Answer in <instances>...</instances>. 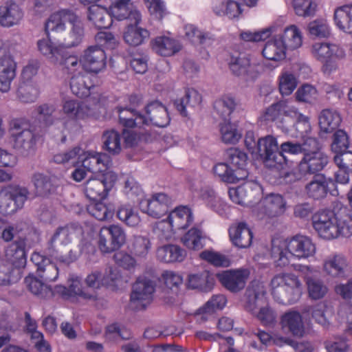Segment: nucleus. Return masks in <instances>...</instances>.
I'll use <instances>...</instances> for the list:
<instances>
[{
	"mask_svg": "<svg viewBox=\"0 0 352 352\" xmlns=\"http://www.w3.org/2000/svg\"><path fill=\"white\" fill-rule=\"evenodd\" d=\"M316 252V245L307 236L298 234L290 239L275 238L272 241L271 256L277 267L288 266L293 259H307Z\"/></svg>",
	"mask_w": 352,
	"mask_h": 352,
	"instance_id": "1",
	"label": "nucleus"
},
{
	"mask_svg": "<svg viewBox=\"0 0 352 352\" xmlns=\"http://www.w3.org/2000/svg\"><path fill=\"white\" fill-rule=\"evenodd\" d=\"M312 225L318 236L326 240L352 236V216L346 208L337 212L329 210L318 211L312 217Z\"/></svg>",
	"mask_w": 352,
	"mask_h": 352,
	"instance_id": "2",
	"label": "nucleus"
},
{
	"mask_svg": "<svg viewBox=\"0 0 352 352\" xmlns=\"http://www.w3.org/2000/svg\"><path fill=\"white\" fill-rule=\"evenodd\" d=\"M119 119L126 126H145L150 125L165 127L170 123V117L166 107L158 101L148 104L144 114L138 113L126 108H118Z\"/></svg>",
	"mask_w": 352,
	"mask_h": 352,
	"instance_id": "3",
	"label": "nucleus"
},
{
	"mask_svg": "<svg viewBox=\"0 0 352 352\" xmlns=\"http://www.w3.org/2000/svg\"><path fill=\"white\" fill-rule=\"evenodd\" d=\"M272 294L280 304L292 305L302 296L303 285L299 278L292 273L275 275L270 283Z\"/></svg>",
	"mask_w": 352,
	"mask_h": 352,
	"instance_id": "4",
	"label": "nucleus"
},
{
	"mask_svg": "<svg viewBox=\"0 0 352 352\" xmlns=\"http://www.w3.org/2000/svg\"><path fill=\"white\" fill-rule=\"evenodd\" d=\"M311 56L322 63V71L325 74H331L339 68V62L346 57L344 49L340 45L327 42L317 41L310 47Z\"/></svg>",
	"mask_w": 352,
	"mask_h": 352,
	"instance_id": "5",
	"label": "nucleus"
},
{
	"mask_svg": "<svg viewBox=\"0 0 352 352\" xmlns=\"http://www.w3.org/2000/svg\"><path fill=\"white\" fill-rule=\"evenodd\" d=\"M6 263L0 259V285H8L19 278V268L26 263L23 241H15L6 250Z\"/></svg>",
	"mask_w": 352,
	"mask_h": 352,
	"instance_id": "6",
	"label": "nucleus"
},
{
	"mask_svg": "<svg viewBox=\"0 0 352 352\" xmlns=\"http://www.w3.org/2000/svg\"><path fill=\"white\" fill-rule=\"evenodd\" d=\"M62 70L69 79L70 88L78 97H86L90 94L91 85H88L87 71L82 61V55L78 58L76 55H69L61 62Z\"/></svg>",
	"mask_w": 352,
	"mask_h": 352,
	"instance_id": "7",
	"label": "nucleus"
},
{
	"mask_svg": "<svg viewBox=\"0 0 352 352\" xmlns=\"http://www.w3.org/2000/svg\"><path fill=\"white\" fill-rule=\"evenodd\" d=\"M26 187L8 185L0 190V214L9 216L21 209L29 196Z\"/></svg>",
	"mask_w": 352,
	"mask_h": 352,
	"instance_id": "8",
	"label": "nucleus"
},
{
	"mask_svg": "<svg viewBox=\"0 0 352 352\" xmlns=\"http://www.w3.org/2000/svg\"><path fill=\"white\" fill-rule=\"evenodd\" d=\"M265 294V288L263 283L258 280H254L246 291L245 309L256 315L257 318L264 324L272 323L275 320L274 312L268 307L261 308L257 311V304L262 301Z\"/></svg>",
	"mask_w": 352,
	"mask_h": 352,
	"instance_id": "9",
	"label": "nucleus"
},
{
	"mask_svg": "<svg viewBox=\"0 0 352 352\" xmlns=\"http://www.w3.org/2000/svg\"><path fill=\"white\" fill-rule=\"evenodd\" d=\"M255 154L270 168L283 169L285 165V157L278 151V141L272 135H266L258 140Z\"/></svg>",
	"mask_w": 352,
	"mask_h": 352,
	"instance_id": "10",
	"label": "nucleus"
},
{
	"mask_svg": "<svg viewBox=\"0 0 352 352\" xmlns=\"http://www.w3.org/2000/svg\"><path fill=\"white\" fill-rule=\"evenodd\" d=\"M229 67L234 75L245 80H254L265 72V65L261 61L244 54L232 56Z\"/></svg>",
	"mask_w": 352,
	"mask_h": 352,
	"instance_id": "11",
	"label": "nucleus"
},
{
	"mask_svg": "<svg viewBox=\"0 0 352 352\" xmlns=\"http://www.w3.org/2000/svg\"><path fill=\"white\" fill-rule=\"evenodd\" d=\"M126 241L124 229L118 225L101 228L98 234V245L102 253H111L121 248Z\"/></svg>",
	"mask_w": 352,
	"mask_h": 352,
	"instance_id": "12",
	"label": "nucleus"
},
{
	"mask_svg": "<svg viewBox=\"0 0 352 352\" xmlns=\"http://www.w3.org/2000/svg\"><path fill=\"white\" fill-rule=\"evenodd\" d=\"M287 207L286 199L283 195L271 193L254 206L252 212L257 218L262 219L281 216L286 212Z\"/></svg>",
	"mask_w": 352,
	"mask_h": 352,
	"instance_id": "13",
	"label": "nucleus"
},
{
	"mask_svg": "<svg viewBox=\"0 0 352 352\" xmlns=\"http://www.w3.org/2000/svg\"><path fill=\"white\" fill-rule=\"evenodd\" d=\"M116 180L117 175L113 171H107L100 178L91 177L85 184V193L91 200L106 199Z\"/></svg>",
	"mask_w": 352,
	"mask_h": 352,
	"instance_id": "14",
	"label": "nucleus"
},
{
	"mask_svg": "<svg viewBox=\"0 0 352 352\" xmlns=\"http://www.w3.org/2000/svg\"><path fill=\"white\" fill-rule=\"evenodd\" d=\"M85 282L87 289L92 290L100 289L102 286L116 290L122 287L124 283L120 270L113 267L107 268L104 274L98 270L93 271L87 276Z\"/></svg>",
	"mask_w": 352,
	"mask_h": 352,
	"instance_id": "15",
	"label": "nucleus"
},
{
	"mask_svg": "<svg viewBox=\"0 0 352 352\" xmlns=\"http://www.w3.org/2000/svg\"><path fill=\"white\" fill-rule=\"evenodd\" d=\"M68 287L60 285H56L53 293L71 302H76L79 299L92 300L96 298L94 291L82 287L81 278L78 276H71L68 279Z\"/></svg>",
	"mask_w": 352,
	"mask_h": 352,
	"instance_id": "16",
	"label": "nucleus"
},
{
	"mask_svg": "<svg viewBox=\"0 0 352 352\" xmlns=\"http://www.w3.org/2000/svg\"><path fill=\"white\" fill-rule=\"evenodd\" d=\"M173 204L172 198L164 192H153L139 203L141 211L148 216L159 219L164 215Z\"/></svg>",
	"mask_w": 352,
	"mask_h": 352,
	"instance_id": "17",
	"label": "nucleus"
},
{
	"mask_svg": "<svg viewBox=\"0 0 352 352\" xmlns=\"http://www.w3.org/2000/svg\"><path fill=\"white\" fill-rule=\"evenodd\" d=\"M28 124L23 119H14L10 123V134L14 147L28 151L32 149L36 141V136L27 129Z\"/></svg>",
	"mask_w": 352,
	"mask_h": 352,
	"instance_id": "18",
	"label": "nucleus"
},
{
	"mask_svg": "<svg viewBox=\"0 0 352 352\" xmlns=\"http://www.w3.org/2000/svg\"><path fill=\"white\" fill-rule=\"evenodd\" d=\"M78 162L89 172L102 175L107 171H111L109 169L111 164L110 157L104 153L82 150Z\"/></svg>",
	"mask_w": 352,
	"mask_h": 352,
	"instance_id": "19",
	"label": "nucleus"
},
{
	"mask_svg": "<svg viewBox=\"0 0 352 352\" xmlns=\"http://www.w3.org/2000/svg\"><path fill=\"white\" fill-rule=\"evenodd\" d=\"M155 285L153 281L146 278H139L133 286L131 302L135 308H146L153 300Z\"/></svg>",
	"mask_w": 352,
	"mask_h": 352,
	"instance_id": "20",
	"label": "nucleus"
},
{
	"mask_svg": "<svg viewBox=\"0 0 352 352\" xmlns=\"http://www.w3.org/2000/svg\"><path fill=\"white\" fill-rule=\"evenodd\" d=\"M293 269L299 272L306 281L309 296L312 299H320L324 296L327 292V287L322 281L312 278L318 273L316 268L307 265L294 264Z\"/></svg>",
	"mask_w": 352,
	"mask_h": 352,
	"instance_id": "21",
	"label": "nucleus"
},
{
	"mask_svg": "<svg viewBox=\"0 0 352 352\" xmlns=\"http://www.w3.org/2000/svg\"><path fill=\"white\" fill-rule=\"evenodd\" d=\"M82 61L87 73L98 74L107 67V56L104 50L98 45H91L82 54Z\"/></svg>",
	"mask_w": 352,
	"mask_h": 352,
	"instance_id": "22",
	"label": "nucleus"
},
{
	"mask_svg": "<svg viewBox=\"0 0 352 352\" xmlns=\"http://www.w3.org/2000/svg\"><path fill=\"white\" fill-rule=\"evenodd\" d=\"M291 107L284 100H280L271 104L266 109L263 117L267 121L274 122L275 125L283 132L288 130L290 123Z\"/></svg>",
	"mask_w": 352,
	"mask_h": 352,
	"instance_id": "23",
	"label": "nucleus"
},
{
	"mask_svg": "<svg viewBox=\"0 0 352 352\" xmlns=\"http://www.w3.org/2000/svg\"><path fill=\"white\" fill-rule=\"evenodd\" d=\"M63 111L69 118L68 120L64 123L65 129L68 131L77 127L78 120L94 116L92 111L87 105L74 100H69L63 103Z\"/></svg>",
	"mask_w": 352,
	"mask_h": 352,
	"instance_id": "24",
	"label": "nucleus"
},
{
	"mask_svg": "<svg viewBox=\"0 0 352 352\" xmlns=\"http://www.w3.org/2000/svg\"><path fill=\"white\" fill-rule=\"evenodd\" d=\"M289 116L291 125L288 130L284 131L283 133L292 137L300 138L303 140L309 138L308 134L311 129L309 118L300 113L298 108L294 106L291 107Z\"/></svg>",
	"mask_w": 352,
	"mask_h": 352,
	"instance_id": "25",
	"label": "nucleus"
},
{
	"mask_svg": "<svg viewBox=\"0 0 352 352\" xmlns=\"http://www.w3.org/2000/svg\"><path fill=\"white\" fill-rule=\"evenodd\" d=\"M316 148H309L304 154L299 163V170L306 174H314L322 170L328 164V157L323 152Z\"/></svg>",
	"mask_w": 352,
	"mask_h": 352,
	"instance_id": "26",
	"label": "nucleus"
},
{
	"mask_svg": "<svg viewBox=\"0 0 352 352\" xmlns=\"http://www.w3.org/2000/svg\"><path fill=\"white\" fill-rule=\"evenodd\" d=\"M248 192H250V195L253 197L257 195L258 198H260L263 194V189L258 182L249 181L236 188H230L228 190L229 197L234 203L253 206V201H245Z\"/></svg>",
	"mask_w": 352,
	"mask_h": 352,
	"instance_id": "27",
	"label": "nucleus"
},
{
	"mask_svg": "<svg viewBox=\"0 0 352 352\" xmlns=\"http://www.w3.org/2000/svg\"><path fill=\"white\" fill-rule=\"evenodd\" d=\"M220 283L228 290L236 292L244 288L250 276L248 269L227 270L217 274Z\"/></svg>",
	"mask_w": 352,
	"mask_h": 352,
	"instance_id": "28",
	"label": "nucleus"
},
{
	"mask_svg": "<svg viewBox=\"0 0 352 352\" xmlns=\"http://www.w3.org/2000/svg\"><path fill=\"white\" fill-rule=\"evenodd\" d=\"M129 1H118L113 2L109 8L111 19L113 18L122 21L128 19L131 22L140 23L141 13L132 6L129 5Z\"/></svg>",
	"mask_w": 352,
	"mask_h": 352,
	"instance_id": "29",
	"label": "nucleus"
},
{
	"mask_svg": "<svg viewBox=\"0 0 352 352\" xmlns=\"http://www.w3.org/2000/svg\"><path fill=\"white\" fill-rule=\"evenodd\" d=\"M23 17V12L19 4L8 1L0 6V25L10 28L20 23Z\"/></svg>",
	"mask_w": 352,
	"mask_h": 352,
	"instance_id": "30",
	"label": "nucleus"
},
{
	"mask_svg": "<svg viewBox=\"0 0 352 352\" xmlns=\"http://www.w3.org/2000/svg\"><path fill=\"white\" fill-rule=\"evenodd\" d=\"M229 236L232 244L239 248L249 247L252 241V232L243 222L233 223L229 228Z\"/></svg>",
	"mask_w": 352,
	"mask_h": 352,
	"instance_id": "31",
	"label": "nucleus"
},
{
	"mask_svg": "<svg viewBox=\"0 0 352 352\" xmlns=\"http://www.w3.org/2000/svg\"><path fill=\"white\" fill-rule=\"evenodd\" d=\"M16 64L10 54L0 58V91L8 92L16 76Z\"/></svg>",
	"mask_w": 352,
	"mask_h": 352,
	"instance_id": "32",
	"label": "nucleus"
},
{
	"mask_svg": "<svg viewBox=\"0 0 352 352\" xmlns=\"http://www.w3.org/2000/svg\"><path fill=\"white\" fill-rule=\"evenodd\" d=\"M131 22L123 32V39L124 42L132 47H137L144 44L150 38V32L139 26L140 23Z\"/></svg>",
	"mask_w": 352,
	"mask_h": 352,
	"instance_id": "33",
	"label": "nucleus"
},
{
	"mask_svg": "<svg viewBox=\"0 0 352 352\" xmlns=\"http://www.w3.org/2000/svg\"><path fill=\"white\" fill-rule=\"evenodd\" d=\"M75 14L73 11L67 9H63L52 14L45 25L47 35H49L50 32H61L65 31V23H70L72 16H74Z\"/></svg>",
	"mask_w": 352,
	"mask_h": 352,
	"instance_id": "34",
	"label": "nucleus"
},
{
	"mask_svg": "<svg viewBox=\"0 0 352 352\" xmlns=\"http://www.w3.org/2000/svg\"><path fill=\"white\" fill-rule=\"evenodd\" d=\"M227 303L225 296L214 295L207 302L195 312L197 320L201 323L207 321L217 310L223 309Z\"/></svg>",
	"mask_w": 352,
	"mask_h": 352,
	"instance_id": "35",
	"label": "nucleus"
},
{
	"mask_svg": "<svg viewBox=\"0 0 352 352\" xmlns=\"http://www.w3.org/2000/svg\"><path fill=\"white\" fill-rule=\"evenodd\" d=\"M168 217L177 232L186 229L194 221L192 209L189 206L184 205L175 208L170 212Z\"/></svg>",
	"mask_w": 352,
	"mask_h": 352,
	"instance_id": "36",
	"label": "nucleus"
},
{
	"mask_svg": "<svg viewBox=\"0 0 352 352\" xmlns=\"http://www.w3.org/2000/svg\"><path fill=\"white\" fill-rule=\"evenodd\" d=\"M287 51L299 49L302 45L303 34L300 29L296 25L285 27L283 33L277 35Z\"/></svg>",
	"mask_w": 352,
	"mask_h": 352,
	"instance_id": "37",
	"label": "nucleus"
},
{
	"mask_svg": "<svg viewBox=\"0 0 352 352\" xmlns=\"http://www.w3.org/2000/svg\"><path fill=\"white\" fill-rule=\"evenodd\" d=\"M347 266L346 258L342 254H331L323 262L324 272L333 278L344 277Z\"/></svg>",
	"mask_w": 352,
	"mask_h": 352,
	"instance_id": "38",
	"label": "nucleus"
},
{
	"mask_svg": "<svg viewBox=\"0 0 352 352\" xmlns=\"http://www.w3.org/2000/svg\"><path fill=\"white\" fill-rule=\"evenodd\" d=\"M152 49L159 55L170 56L181 50V44L168 36H159L151 41Z\"/></svg>",
	"mask_w": 352,
	"mask_h": 352,
	"instance_id": "39",
	"label": "nucleus"
},
{
	"mask_svg": "<svg viewBox=\"0 0 352 352\" xmlns=\"http://www.w3.org/2000/svg\"><path fill=\"white\" fill-rule=\"evenodd\" d=\"M71 28L67 36L61 43L64 50L66 48L74 47L80 45L85 35L84 25L80 18L75 14L72 16L70 21Z\"/></svg>",
	"mask_w": 352,
	"mask_h": 352,
	"instance_id": "40",
	"label": "nucleus"
},
{
	"mask_svg": "<svg viewBox=\"0 0 352 352\" xmlns=\"http://www.w3.org/2000/svg\"><path fill=\"white\" fill-rule=\"evenodd\" d=\"M281 325L284 330H288L294 336L302 337L305 333V327L300 314L290 311L281 317Z\"/></svg>",
	"mask_w": 352,
	"mask_h": 352,
	"instance_id": "41",
	"label": "nucleus"
},
{
	"mask_svg": "<svg viewBox=\"0 0 352 352\" xmlns=\"http://www.w3.org/2000/svg\"><path fill=\"white\" fill-rule=\"evenodd\" d=\"M82 236V228L77 225L71 224L58 228L54 234L51 242L55 245L65 246L70 243L74 236Z\"/></svg>",
	"mask_w": 352,
	"mask_h": 352,
	"instance_id": "42",
	"label": "nucleus"
},
{
	"mask_svg": "<svg viewBox=\"0 0 352 352\" xmlns=\"http://www.w3.org/2000/svg\"><path fill=\"white\" fill-rule=\"evenodd\" d=\"M212 10L216 14L230 19L239 17L243 12L241 5L234 0H214Z\"/></svg>",
	"mask_w": 352,
	"mask_h": 352,
	"instance_id": "43",
	"label": "nucleus"
},
{
	"mask_svg": "<svg viewBox=\"0 0 352 352\" xmlns=\"http://www.w3.org/2000/svg\"><path fill=\"white\" fill-rule=\"evenodd\" d=\"M157 258L159 261L166 263L182 262L186 258V251L177 245H166L160 247L157 250Z\"/></svg>",
	"mask_w": 352,
	"mask_h": 352,
	"instance_id": "44",
	"label": "nucleus"
},
{
	"mask_svg": "<svg viewBox=\"0 0 352 352\" xmlns=\"http://www.w3.org/2000/svg\"><path fill=\"white\" fill-rule=\"evenodd\" d=\"M318 120L320 131L325 133H330L339 127L342 118L337 111L326 109L320 112Z\"/></svg>",
	"mask_w": 352,
	"mask_h": 352,
	"instance_id": "45",
	"label": "nucleus"
},
{
	"mask_svg": "<svg viewBox=\"0 0 352 352\" xmlns=\"http://www.w3.org/2000/svg\"><path fill=\"white\" fill-rule=\"evenodd\" d=\"M286 52L281 41L276 36L265 43L262 54L267 60L278 62L286 58Z\"/></svg>",
	"mask_w": 352,
	"mask_h": 352,
	"instance_id": "46",
	"label": "nucleus"
},
{
	"mask_svg": "<svg viewBox=\"0 0 352 352\" xmlns=\"http://www.w3.org/2000/svg\"><path fill=\"white\" fill-rule=\"evenodd\" d=\"M201 197L207 207L219 215L223 217L227 214L228 206L212 189L206 188L203 190L201 192Z\"/></svg>",
	"mask_w": 352,
	"mask_h": 352,
	"instance_id": "47",
	"label": "nucleus"
},
{
	"mask_svg": "<svg viewBox=\"0 0 352 352\" xmlns=\"http://www.w3.org/2000/svg\"><path fill=\"white\" fill-rule=\"evenodd\" d=\"M88 19L98 28H108L112 24L109 10L99 5L89 7Z\"/></svg>",
	"mask_w": 352,
	"mask_h": 352,
	"instance_id": "48",
	"label": "nucleus"
},
{
	"mask_svg": "<svg viewBox=\"0 0 352 352\" xmlns=\"http://www.w3.org/2000/svg\"><path fill=\"white\" fill-rule=\"evenodd\" d=\"M334 23L336 27L346 34H352V5L343 6L334 11Z\"/></svg>",
	"mask_w": 352,
	"mask_h": 352,
	"instance_id": "49",
	"label": "nucleus"
},
{
	"mask_svg": "<svg viewBox=\"0 0 352 352\" xmlns=\"http://www.w3.org/2000/svg\"><path fill=\"white\" fill-rule=\"evenodd\" d=\"M213 171L221 181L226 183L234 184L247 178L245 172L242 170L240 173H236L234 169L225 162L216 164L213 167Z\"/></svg>",
	"mask_w": 352,
	"mask_h": 352,
	"instance_id": "50",
	"label": "nucleus"
},
{
	"mask_svg": "<svg viewBox=\"0 0 352 352\" xmlns=\"http://www.w3.org/2000/svg\"><path fill=\"white\" fill-rule=\"evenodd\" d=\"M298 82V78L293 72L283 69L278 76V90L281 96H290L296 89Z\"/></svg>",
	"mask_w": 352,
	"mask_h": 352,
	"instance_id": "51",
	"label": "nucleus"
},
{
	"mask_svg": "<svg viewBox=\"0 0 352 352\" xmlns=\"http://www.w3.org/2000/svg\"><path fill=\"white\" fill-rule=\"evenodd\" d=\"M87 209L90 215L99 221L111 220L115 212V206L113 204L102 201L91 203Z\"/></svg>",
	"mask_w": 352,
	"mask_h": 352,
	"instance_id": "52",
	"label": "nucleus"
},
{
	"mask_svg": "<svg viewBox=\"0 0 352 352\" xmlns=\"http://www.w3.org/2000/svg\"><path fill=\"white\" fill-rule=\"evenodd\" d=\"M201 102V94L193 88H188L185 91L184 97L176 100L175 105L177 111H179L183 116L186 117L188 116L186 108L188 107L192 108L197 107L199 106Z\"/></svg>",
	"mask_w": 352,
	"mask_h": 352,
	"instance_id": "53",
	"label": "nucleus"
},
{
	"mask_svg": "<svg viewBox=\"0 0 352 352\" xmlns=\"http://www.w3.org/2000/svg\"><path fill=\"white\" fill-rule=\"evenodd\" d=\"M38 51L52 62L58 61V56L61 55L64 48L61 43H53L47 35V38H41L37 41Z\"/></svg>",
	"mask_w": 352,
	"mask_h": 352,
	"instance_id": "54",
	"label": "nucleus"
},
{
	"mask_svg": "<svg viewBox=\"0 0 352 352\" xmlns=\"http://www.w3.org/2000/svg\"><path fill=\"white\" fill-rule=\"evenodd\" d=\"M225 157L236 173H240L243 170L247 173V177L248 176V172L245 168L248 160L246 153L239 148H231L226 151Z\"/></svg>",
	"mask_w": 352,
	"mask_h": 352,
	"instance_id": "55",
	"label": "nucleus"
},
{
	"mask_svg": "<svg viewBox=\"0 0 352 352\" xmlns=\"http://www.w3.org/2000/svg\"><path fill=\"white\" fill-rule=\"evenodd\" d=\"M318 141L314 138H307L303 140V143L286 142L280 145V151L283 155L284 153L292 155H297L301 153H305L309 148H316Z\"/></svg>",
	"mask_w": 352,
	"mask_h": 352,
	"instance_id": "56",
	"label": "nucleus"
},
{
	"mask_svg": "<svg viewBox=\"0 0 352 352\" xmlns=\"http://www.w3.org/2000/svg\"><path fill=\"white\" fill-rule=\"evenodd\" d=\"M40 91L36 85L30 82L21 83L16 91L17 98L23 103L34 102L38 98Z\"/></svg>",
	"mask_w": 352,
	"mask_h": 352,
	"instance_id": "57",
	"label": "nucleus"
},
{
	"mask_svg": "<svg viewBox=\"0 0 352 352\" xmlns=\"http://www.w3.org/2000/svg\"><path fill=\"white\" fill-rule=\"evenodd\" d=\"M235 107L236 102L234 99L230 95H223L214 103V110L224 120L229 119Z\"/></svg>",
	"mask_w": 352,
	"mask_h": 352,
	"instance_id": "58",
	"label": "nucleus"
},
{
	"mask_svg": "<svg viewBox=\"0 0 352 352\" xmlns=\"http://www.w3.org/2000/svg\"><path fill=\"white\" fill-rule=\"evenodd\" d=\"M104 148L111 154H118L122 150L121 136L115 131H107L103 133Z\"/></svg>",
	"mask_w": 352,
	"mask_h": 352,
	"instance_id": "59",
	"label": "nucleus"
},
{
	"mask_svg": "<svg viewBox=\"0 0 352 352\" xmlns=\"http://www.w3.org/2000/svg\"><path fill=\"white\" fill-rule=\"evenodd\" d=\"M213 279L207 271L199 274H190L188 280V286L192 289L208 290L211 288Z\"/></svg>",
	"mask_w": 352,
	"mask_h": 352,
	"instance_id": "60",
	"label": "nucleus"
},
{
	"mask_svg": "<svg viewBox=\"0 0 352 352\" xmlns=\"http://www.w3.org/2000/svg\"><path fill=\"white\" fill-rule=\"evenodd\" d=\"M155 234L161 240H169L177 232L168 217L155 223L153 228Z\"/></svg>",
	"mask_w": 352,
	"mask_h": 352,
	"instance_id": "61",
	"label": "nucleus"
},
{
	"mask_svg": "<svg viewBox=\"0 0 352 352\" xmlns=\"http://www.w3.org/2000/svg\"><path fill=\"white\" fill-rule=\"evenodd\" d=\"M117 217L121 221L130 227L138 226L141 221L138 213L134 211L130 205L121 206L118 210Z\"/></svg>",
	"mask_w": 352,
	"mask_h": 352,
	"instance_id": "62",
	"label": "nucleus"
},
{
	"mask_svg": "<svg viewBox=\"0 0 352 352\" xmlns=\"http://www.w3.org/2000/svg\"><path fill=\"white\" fill-rule=\"evenodd\" d=\"M306 190L309 197L314 199L324 197L327 192V185L325 179L322 176H317L306 186Z\"/></svg>",
	"mask_w": 352,
	"mask_h": 352,
	"instance_id": "63",
	"label": "nucleus"
},
{
	"mask_svg": "<svg viewBox=\"0 0 352 352\" xmlns=\"http://www.w3.org/2000/svg\"><path fill=\"white\" fill-rule=\"evenodd\" d=\"M123 190L129 199L133 200L134 202H137L138 204L141 199L145 198L144 193L141 186L132 177L126 178Z\"/></svg>",
	"mask_w": 352,
	"mask_h": 352,
	"instance_id": "64",
	"label": "nucleus"
}]
</instances>
